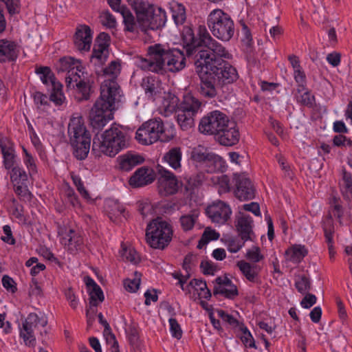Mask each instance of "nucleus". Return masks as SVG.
<instances>
[{"instance_id":"nucleus-1","label":"nucleus","mask_w":352,"mask_h":352,"mask_svg":"<svg viewBox=\"0 0 352 352\" xmlns=\"http://www.w3.org/2000/svg\"><path fill=\"white\" fill-rule=\"evenodd\" d=\"M198 37L192 29L184 27L182 32L184 48L188 58L192 57L199 79L198 91L208 99L215 98L221 84H230L239 78L235 67L225 60L228 53L221 44L210 35L205 28H199Z\"/></svg>"},{"instance_id":"nucleus-2","label":"nucleus","mask_w":352,"mask_h":352,"mask_svg":"<svg viewBox=\"0 0 352 352\" xmlns=\"http://www.w3.org/2000/svg\"><path fill=\"white\" fill-rule=\"evenodd\" d=\"M149 59L142 60V69L164 74L167 72L177 73L186 67V56L183 50L170 48L162 44H155L148 48Z\"/></svg>"},{"instance_id":"nucleus-3","label":"nucleus","mask_w":352,"mask_h":352,"mask_svg":"<svg viewBox=\"0 0 352 352\" xmlns=\"http://www.w3.org/2000/svg\"><path fill=\"white\" fill-rule=\"evenodd\" d=\"M127 147V137L119 127L112 125L100 136L96 135L93 139L91 152L100 157L101 154L114 157Z\"/></svg>"},{"instance_id":"nucleus-4","label":"nucleus","mask_w":352,"mask_h":352,"mask_svg":"<svg viewBox=\"0 0 352 352\" xmlns=\"http://www.w3.org/2000/svg\"><path fill=\"white\" fill-rule=\"evenodd\" d=\"M67 134L73 156L78 160H85L90 151L91 136L82 117H72L70 119Z\"/></svg>"},{"instance_id":"nucleus-5","label":"nucleus","mask_w":352,"mask_h":352,"mask_svg":"<svg viewBox=\"0 0 352 352\" xmlns=\"http://www.w3.org/2000/svg\"><path fill=\"white\" fill-rule=\"evenodd\" d=\"M174 136L173 128L166 130L163 121L160 118L151 119L144 122L135 133V139L144 145L152 144L158 140L166 142L171 140Z\"/></svg>"},{"instance_id":"nucleus-6","label":"nucleus","mask_w":352,"mask_h":352,"mask_svg":"<svg viewBox=\"0 0 352 352\" xmlns=\"http://www.w3.org/2000/svg\"><path fill=\"white\" fill-rule=\"evenodd\" d=\"M111 87L103 93H100V98L96 101L92 107L89 118L90 124L93 129L102 130L107 123L113 118V110L116 102H119L120 98L109 96Z\"/></svg>"},{"instance_id":"nucleus-7","label":"nucleus","mask_w":352,"mask_h":352,"mask_svg":"<svg viewBox=\"0 0 352 352\" xmlns=\"http://www.w3.org/2000/svg\"><path fill=\"white\" fill-rule=\"evenodd\" d=\"M172 236V226L160 217L152 220L146 226V241L152 248L165 249L171 241Z\"/></svg>"},{"instance_id":"nucleus-8","label":"nucleus","mask_w":352,"mask_h":352,"mask_svg":"<svg viewBox=\"0 0 352 352\" xmlns=\"http://www.w3.org/2000/svg\"><path fill=\"white\" fill-rule=\"evenodd\" d=\"M207 24L212 34L220 40L228 41L234 35L232 19L221 9H214L209 14Z\"/></svg>"},{"instance_id":"nucleus-9","label":"nucleus","mask_w":352,"mask_h":352,"mask_svg":"<svg viewBox=\"0 0 352 352\" xmlns=\"http://www.w3.org/2000/svg\"><path fill=\"white\" fill-rule=\"evenodd\" d=\"M201 105V102L192 96L184 97L176 111L177 122L182 130H188L194 125V117L198 113Z\"/></svg>"},{"instance_id":"nucleus-10","label":"nucleus","mask_w":352,"mask_h":352,"mask_svg":"<svg viewBox=\"0 0 352 352\" xmlns=\"http://www.w3.org/2000/svg\"><path fill=\"white\" fill-rule=\"evenodd\" d=\"M138 20L142 25L150 30H157L165 25L166 22V14L161 8H155L153 5L149 3L145 6L144 11L136 12Z\"/></svg>"},{"instance_id":"nucleus-11","label":"nucleus","mask_w":352,"mask_h":352,"mask_svg":"<svg viewBox=\"0 0 352 352\" xmlns=\"http://www.w3.org/2000/svg\"><path fill=\"white\" fill-rule=\"evenodd\" d=\"M35 72L40 76L41 80L43 84L46 85H51L52 93L50 96V100L53 102L56 106L62 105L65 100V97L63 92V85L56 81L54 74L50 67L41 66L36 68Z\"/></svg>"},{"instance_id":"nucleus-12","label":"nucleus","mask_w":352,"mask_h":352,"mask_svg":"<svg viewBox=\"0 0 352 352\" xmlns=\"http://www.w3.org/2000/svg\"><path fill=\"white\" fill-rule=\"evenodd\" d=\"M228 117L219 110L212 111L200 120L199 131L206 135H216L229 122Z\"/></svg>"},{"instance_id":"nucleus-13","label":"nucleus","mask_w":352,"mask_h":352,"mask_svg":"<svg viewBox=\"0 0 352 352\" xmlns=\"http://www.w3.org/2000/svg\"><path fill=\"white\" fill-rule=\"evenodd\" d=\"M65 83L67 88L74 89V98L78 102L88 100L94 92V81L82 75H74L72 78H66Z\"/></svg>"},{"instance_id":"nucleus-14","label":"nucleus","mask_w":352,"mask_h":352,"mask_svg":"<svg viewBox=\"0 0 352 352\" xmlns=\"http://www.w3.org/2000/svg\"><path fill=\"white\" fill-rule=\"evenodd\" d=\"M121 71V65L118 60H113L109 65L102 69L103 75L107 79L102 83L100 86V93H103V90L106 91L109 87L111 92L109 91V96L115 98H121V89L120 85L116 81V79Z\"/></svg>"},{"instance_id":"nucleus-15","label":"nucleus","mask_w":352,"mask_h":352,"mask_svg":"<svg viewBox=\"0 0 352 352\" xmlns=\"http://www.w3.org/2000/svg\"><path fill=\"white\" fill-rule=\"evenodd\" d=\"M232 182L235 186L234 196L240 201L252 200L255 197L256 189L252 181L244 175L233 174Z\"/></svg>"},{"instance_id":"nucleus-16","label":"nucleus","mask_w":352,"mask_h":352,"mask_svg":"<svg viewBox=\"0 0 352 352\" xmlns=\"http://www.w3.org/2000/svg\"><path fill=\"white\" fill-rule=\"evenodd\" d=\"M157 172L160 175L157 179L160 192L164 195H171L177 192L179 182L175 175L160 166Z\"/></svg>"},{"instance_id":"nucleus-17","label":"nucleus","mask_w":352,"mask_h":352,"mask_svg":"<svg viewBox=\"0 0 352 352\" xmlns=\"http://www.w3.org/2000/svg\"><path fill=\"white\" fill-rule=\"evenodd\" d=\"M110 43L109 34L104 32H100L95 39L91 61H95V64H104L109 54Z\"/></svg>"},{"instance_id":"nucleus-18","label":"nucleus","mask_w":352,"mask_h":352,"mask_svg":"<svg viewBox=\"0 0 352 352\" xmlns=\"http://www.w3.org/2000/svg\"><path fill=\"white\" fill-rule=\"evenodd\" d=\"M206 212L212 222L222 224L230 219L232 210L228 204L218 200L208 206Z\"/></svg>"},{"instance_id":"nucleus-19","label":"nucleus","mask_w":352,"mask_h":352,"mask_svg":"<svg viewBox=\"0 0 352 352\" xmlns=\"http://www.w3.org/2000/svg\"><path fill=\"white\" fill-rule=\"evenodd\" d=\"M214 282L215 283L213 289L214 296L221 295L226 298L234 300L239 295L236 285L227 276H218Z\"/></svg>"},{"instance_id":"nucleus-20","label":"nucleus","mask_w":352,"mask_h":352,"mask_svg":"<svg viewBox=\"0 0 352 352\" xmlns=\"http://www.w3.org/2000/svg\"><path fill=\"white\" fill-rule=\"evenodd\" d=\"M215 140L221 145L231 146L236 144L239 141V132L234 122L228 123L216 135Z\"/></svg>"},{"instance_id":"nucleus-21","label":"nucleus","mask_w":352,"mask_h":352,"mask_svg":"<svg viewBox=\"0 0 352 352\" xmlns=\"http://www.w3.org/2000/svg\"><path fill=\"white\" fill-rule=\"evenodd\" d=\"M93 32L89 26L80 25L76 28L74 36L75 47L80 52L89 51L92 43Z\"/></svg>"},{"instance_id":"nucleus-22","label":"nucleus","mask_w":352,"mask_h":352,"mask_svg":"<svg viewBox=\"0 0 352 352\" xmlns=\"http://www.w3.org/2000/svg\"><path fill=\"white\" fill-rule=\"evenodd\" d=\"M0 148L3 155V164L6 170H10L16 164V155L13 142L7 137L0 136Z\"/></svg>"},{"instance_id":"nucleus-23","label":"nucleus","mask_w":352,"mask_h":352,"mask_svg":"<svg viewBox=\"0 0 352 352\" xmlns=\"http://www.w3.org/2000/svg\"><path fill=\"white\" fill-rule=\"evenodd\" d=\"M254 221L248 214H242L235 221L236 231L238 236L244 241H253L255 234L253 231Z\"/></svg>"},{"instance_id":"nucleus-24","label":"nucleus","mask_w":352,"mask_h":352,"mask_svg":"<svg viewBox=\"0 0 352 352\" xmlns=\"http://www.w3.org/2000/svg\"><path fill=\"white\" fill-rule=\"evenodd\" d=\"M155 179L154 170L147 166H142L130 177L129 184L133 188H140L151 184Z\"/></svg>"},{"instance_id":"nucleus-25","label":"nucleus","mask_w":352,"mask_h":352,"mask_svg":"<svg viewBox=\"0 0 352 352\" xmlns=\"http://www.w3.org/2000/svg\"><path fill=\"white\" fill-rule=\"evenodd\" d=\"M144 160L142 155L131 151L120 155L117 159L119 169L125 172H129L135 166L143 164Z\"/></svg>"},{"instance_id":"nucleus-26","label":"nucleus","mask_w":352,"mask_h":352,"mask_svg":"<svg viewBox=\"0 0 352 352\" xmlns=\"http://www.w3.org/2000/svg\"><path fill=\"white\" fill-rule=\"evenodd\" d=\"M84 282L86 285L87 292L89 296V304L98 305L104 300V296L101 287L89 276L84 278Z\"/></svg>"},{"instance_id":"nucleus-27","label":"nucleus","mask_w":352,"mask_h":352,"mask_svg":"<svg viewBox=\"0 0 352 352\" xmlns=\"http://www.w3.org/2000/svg\"><path fill=\"white\" fill-rule=\"evenodd\" d=\"M18 52L17 45L14 41L0 40V63L16 60Z\"/></svg>"},{"instance_id":"nucleus-28","label":"nucleus","mask_w":352,"mask_h":352,"mask_svg":"<svg viewBox=\"0 0 352 352\" xmlns=\"http://www.w3.org/2000/svg\"><path fill=\"white\" fill-rule=\"evenodd\" d=\"M66 236L60 239V243L68 246V250L72 252H76L83 247V238L80 232L69 228Z\"/></svg>"},{"instance_id":"nucleus-29","label":"nucleus","mask_w":352,"mask_h":352,"mask_svg":"<svg viewBox=\"0 0 352 352\" xmlns=\"http://www.w3.org/2000/svg\"><path fill=\"white\" fill-rule=\"evenodd\" d=\"M82 68L80 63L72 57H63L60 58L58 66V72H67L66 78H72L74 75H79Z\"/></svg>"},{"instance_id":"nucleus-30","label":"nucleus","mask_w":352,"mask_h":352,"mask_svg":"<svg viewBox=\"0 0 352 352\" xmlns=\"http://www.w3.org/2000/svg\"><path fill=\"white\" fill-rule=\"evenodd\" d=\"M243 275L252 283H259L258 274L261 268L256 264H251L245 261H239L236 263Z\"/></svg>"},{"instance_id":"nucleus-31","label":"nucleus","mask_w":352,"mask_h":352,"mask_svg":"<svg viewBox=\"0 0 352 352\" xmlns=\"http://www.w3.org/2000/svg\"><path fill=\"white\" fill-rule=\"evenodd\" d=\"M208 157L202 166L207 173H223L226 170V162L221 156L211 152Z\"/></svg>"},{"instance_id":"nucleus-32","label":"nucleus","mask_w":352,"mask_h":352,"mask_svg":"<svg viewBox=\"0 0 352 352\" xmlns=\"http://www.w3.org/2000/svg\"><path fill=\"white\" fill-rule=\"evenodd\" d=\"M216 312L226 328L234 329L235 330H248L242 322H240L236 318L226 311L217 309Z\"/></svg>"},{"instance_id":"nucleus-33","label":"nucleus","mask_w":352,"mask_h":352,"mask_svg":"<svg viewBox=\"0 0 352 352\" xmlns=\"http://www.w3.org/2000/svg\"><path fill=\"white\" fill-rule=\"evenodd\" d=\"M141 86L146 95L153 97L160 93L161 81L156 76H148L143 78Z\"/></svg>"},{"instance_id":"nucleus-34","label":"nucleus","mask_w":352,"mask_h":352,"mask_svg":"<svg viewBox=\"0 0 352 352\" xmlns=\"http://www.w3.org/2000/svg\"><path fill=\"white\" fill-rule=\"evenodd\" d=\"M182 152L180 147H173L166 153L163 157V160L168 164V165L177 170L181 168V161Z\"/></svg>"},{"instance_id":"nucleus-35","label":"nucleus","mask_w":352,"mask_h":352,"mask_svg":"<svg viewBox=\"0 0 352 352\" xmlns=\"http://www.w3.org/2000/svg\"><path fill=\"white\" fill-rule=\"evenodd\" d=\"M307 254V249L300 244H295L285 251V255L288 256L289 261L297 264L300 263Z\"/></svg>"},{"instance_id":"nucleus-36","label":"nucleus","mask_w":352,"mask_h":352,"mask_svg":"<svg viewBox=\"0 0 352 352\" xmlns=\"http://www.w3.org/2000/svg\"><path fill=\"white\" fill-rule=\"evenodd\" d=\"M47 324V318L44 315L39 316L35 313L30 314L23 324V330L43 328Z\"/></svg>"},{"instance_id":"nucleus-37","label":"nucleus","mask_w":352,"mask_h":352,"mask_svg":"<svg viewBox=\"0 0 352 352\" xmlns=\"http://www.w3.org/2000/svg\"><path fill=\"white\" fill-rule=\"evenodd\" d=\"M10 180L14 186L25 185L28 182V176L26 171L21 166L16 165L10 169Z\"/></svg>"},{"instance_id":"nucleus-38","label":"nucleus","mask_w":352,"mask_h":352,"mask_svg":"<svg viewBox=\"0 0 352 352\" xmlns=\"http://www.w3.org/2000/svg\"><path fill=\"white\" fill-rule=\"evenodd\" d=\"M205 179V175L200 172L192 174L190 176H186L184 179L186 181L185 189L186 191H192L195 188L202 185Z\"/></svg>"},{"instance_id":"nucleus-39","label":"nucleus","mask_w":352,"mask_h":352,"mask_svg":"<svg viewBox=\"0 0 352 352\" xmlns=\"http://www.w3.org/2000/svg\"><path fill=\"white\" fill-rule=\"evenodd\" d=\"M342 192L344 198L352 199V175L345 169L342 170Z\"/></svg>"},{"instance_id":"nucleus-40","label":"nucleus","mask_w":352,"mask_h":352,"mask_svg":"<svg viewBox=\"0 0 352 352\" xmlns=\"http://www.w3.org/2000/svg\"><path fill=\"white\" fill-rule=\"evenodd\" d=\"M321 223L326 242L331 243V238H333L335 232L334 223L331 214H329L324 217Z\"/></svg>"},{"instance_id":"nucleus-41","label":"nucleus","mask_w":352,"mask_h":352,"mask_svg":"<svg viewBox=\"0 0 352 352\" xmlns=\"http://www.w3.org/2000/svg\"><path fill=\"white\" fill-rule=\"evenodd\" d=\"M210 153L205 147L199 146L192 150L190 157L194 162H198L203 166Z\"/></svg>"},{"instance_id":"nucleus-42","label":"nucleus","mask_w":352,"mask_h":352,"mask_svg":"<svg viewBox=\"0 0 352 352\" xmlns=\"http://www.w3.org/2000/svg\"><path fill=\"white\" fill-rule=\"evenodd\" d=\"M179 102V98L175 95L169 94L168 97L165 98L163 105L166 116L173 112L176 113V111L180 104Z\"/></svg>"},{"instance_id":"nucleus-43","label":"nucleus","mask_w":352,"mask_h":352,"mask_svg":"<svg viewBox=\"0 0 352 352\" xmlns=\"http://www.w3.org/2000/svg\"><path fill=\"white\" fill-rule=\"evenodd\" d=\"M295 287L301 294L309 292L311 287L309 278L305 275L298 276L295 280Z\"/></svg>"},{"instance_id":"nucleus-44","label":"nucleus","mask_w":352,"mask_h":352,"mask_svg":"<svg viewBox=\"0 0 352 352\" xmlns=\"http://www.w3.org/2000/svg\"><path fill=\"white\" fill-rule=\"evenodd\" d=\"M172 16L177 25H182L186 19V10L183 5L177 4L172 7Z\"/></svg>"},{"instance_id":"nucleus-45","label":"nucleus","mask_w":352,"mask_h":352,"mask_svg":"<svg viewBox=\"0 0 352 352\" xmlns=\"http://www.w3.org/2000/svg\"><path fill=\"white\" fill-rule=\"evenodd\" d=\"M121 14L122 15L123 22L125 26L124 30L130 32H134L137 25L133 14L127 8L122 10Z\"/></svg>"},{"instance_id":"nucleus-46","label":"nucleus","mask_w":352,"mask_h":352,"mask_svg":"<svg viewBox=\"0 0 352 352\" xmlns=\"http://www.w3.org/2000/svg\"><path fill=\"white\" fill-rule=\"evenodd\" d=\"M245 242L246 241L241 239L239 236L229 237L226 241L228 250L232 253L239 252L242 248V247L244 246Z\"/></svg>"},{"instance_id":"nucleus-47","label":"nucleus","mask_w":352,"mask_h":352,"mask_svg":"<svg viewBox=\"0 0 352 352\" xmlns=\"http://www.w3.org/2000/svg\"><path fill=\"white\" fill-rule=\"evenodd\" d=\"M135 278L134 279H126L124 282V288L129 292H135L139 289L141 274L135 272Z\"/></svg>"},{"instance_id":"nucleus-48","label":"nucleus","mask_w":352,"mask_h":352,"mask_svg":"<svg viewBox=\"0 0 352 352\" xmlns=\"http://www.w3.org/2000/svg\"><path fill=\"white\" fill-rule=\"evenodd\" d=\"M197 215L195 214H186L180 217V223L182 229L184 231H188L193 228Z\"/></svg>"},{"instance_id":"nucleus-49","label":"nucleus","mask_w":352,"mask_h":352,"mask_svg":"<svg viewBox=\"0 0 352 352\" xmlns=\"http://www.w3.org/2000/svg\"><path fill=\"white\" fill-rule=\"evenodd\" d=\"M14 186V192L23 201H30L32 194L28 188V184L25 185H16Z\"/></svg>"},{"instance_id":"nucleus-50","label":"nucleus","mask_w":352,"mask_h":352,"mask_svg":"<svg viewBox=\"0 0 352 352\" xmlns=\"http://www.w3.org/2000/svg\"><path fill=\"white\" fill-rule=\"evenodd\" d=\"M245 257L248 260L257 263L263 258V256L261 254L260 248L258 246H254L251 249L247 250Z\"/></svg>"},{"instance_id":"nucleus-51","label":"nucleus","mask_w":352,"mask_h":352,"mask_svg":"<svg viewBox=\"0 0 352 352\" xmlns=\"http://www.w3.org/2000/svg\"><path fill=\"white\" fill-rule=\"evenodd\" d=\"M72 181L79 193L86 199H90L88 191L85 189L83 182L78 175H72Z\"/></svg>"},{"instance_id":"nucleus-52","label":"nucleus","mask_w":352,"mask_h":352,"mask_svg":"<svg viewBox=\"0 0 352 352\" xmlns=\"http://www.w3.org/2000/svg\"><path fill=\"white\" fill-rule=\"evenodd\" d=\"M200 268L204 275H214L217 270V265L210 261H202Z\"/></svg>"},{"instance_id":"nucleus-53","label":"nucleus","mask_w":352,"mask_h":352,"mask_svg":"<svg viewBox=\"0 0 352 352\" xmlns=\"http://www.w3.org/2000/svg\"><path fill=\"white\" fill-rule=\"evenodd\" d=\"M240 340L245 347L256 349L255 340L251 334V331H241Z\"/></svg>"},{"instance_id":"nucleus-54","label":"nucleus","mask_w":352,"mask_h":352,"mask_svg":"<svg viewBox=\"0 0 352 352\" xmlns=\"http://www.w3.org/2000/svg\"><path fill=\"white\" fill-rule=\"evenodd\" d=\"M130 345L135 349H140L142 340L140 338L139 331H129L127 334Z\"/></svg>"},{"instance_id":"nucleus-55","label":"nucleus","mask_w":352,"mask_h":352,"mask_svg":"<svg viewBox=\"0 0 352 352\" xmlns=\"http://www.w3.org/2000/svg\"><path fill=\"white\" fill-rule=\"evenodd\" d=\"M20 338H23L26 346H34L36 344V338L34 331H19Z\"/></svg>"},{"instance_id":"nucleus-56","label":"nucleus","mask_w":352,"mask_h":352,"mask_svg":"<svg viewBox=\"0 0 352 352\" xmlns=\"http://www.w3.org/2000/svg\"><path fill=\"white\" fill-rule=\"evenodd\" d=\"M305 295L300 302V305L303 308L309 309L316 303L317 298L314 294L309 292L305 294Z\"/></svg>"},{"instance_id":"nucleus-57","label":"nucleus","mask_w":352,"mask_h":352,"mask_svg":"<svg viewBox=\"0 0 352 352\" xmlns=\"http://www.w3.org/2000/svg\"><path fill=\"white\" fill-rule=\"evenodd\" d=\"M2 285L7 291L12 293H14L17 290L16 285L14 280L8 275H4L3 276Z\"/></svg>"},{"instance_id":"nucleus-58","label":"nucleus","mask_w":352,"mask_h":352,"mask_svg":"<svg viewBox=\"0 0 352 352\" xmlns=\"http://www.w3.org/2000/svg\"><path fill=\"white\" fill-rule=\"evenodd\" d=\"M3 231L5 236H2L1 237V239L6 243H8L10 245H14L16 241L12 236V232L10 226L8 225L4 226L3 227Z\"/></svg>"},{"instance_id":"nucleus-59","label":"nucleus","mask_w":352,"mask_h":352,"mask_svg":"<svg viewBox=\"0 0 352 352\" xmlns=\"http://www.w3.org/2000/svg\"><path fill=\"white\" fill-rule=\"evenodd\" d=\"M298 100L304 106L312 107L315 101V97L311 96L309 91H306L300 96V99Z\"/></svg>"},{"instance_id":"nucleus-60","label":"nucleus","mask_w":352,"mask_h":352,"mask_svg":"<svg viewBox=\"0 0 352 352\" xmlns=\"http://www.w3.org/2000/svg\"><path fill=\"white\" fill-rule=\"evenodd\" d=\"M33 98L34 102L36 105H41V106H49L50 103L47 95L40 92V91H36L33 94Z\"/></svg>"},{"instance_id":"nucleus-61","label":"nucleus","mask_w":352,"mask_h":352,"mask_svg":"<svg viewBox=\"0 0 352 352\" xmlns=\"http://www.w3.org/2000/svg\"><path fill=\"white\" fill-rule=\"evenodd\" d=\"M241 25L242 33L243 34V38L242 39V41L247 47H250L253 43L252 36L250 30L245 23H243Z\"/></svg>"},{"instance_id":"nucleus-62","label":"nucleus","mask_w":352,"mask_h":352,"mask_svg":"<svg viewBox=\"0 0 352 352\" xmlns=\"http://www.w3.org/2000/svg\"><path fill=\"white\" fill-rule=\"evenodd\" d=\"M128 2L132 6L134 10L135 11V13L139 11L142 12L144 11L145 6H148V4L150 3L146 0H127Z\"/></svg>"},{"instance_id":"nucleus-63","label":"nucleus","mask_w":352,"mask_h":352,"mask_svg":"<svg viewBox=\"0 0 352 352\" xmlns=\"http://www.w3.org/2000/svg\"><path fill=\"white\" fill-rule=\"evenodd\" d=\"M102 17L104 18V21L102 22L104 25H106L110 28H114L116 26V20L109 11H104L102 13Z\"/></svg>"},{"instance_id":"nucleus-64","label":"nucleus","mask_w":352,"mask_h":352,"mask_svg":"<svg viewBox=\"0 0 352 352\" xmlns=\"http://www.w3.org/2000/svg\"><path fill=\"white\" fill-rule=\"evenodd\" d=\"M65 296L66 299L69 302L70 306L73 309H76L78 306V300H76V295L72 289L69 287L65 292Z\"/></svg>"}]
</instances>
